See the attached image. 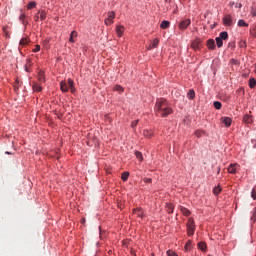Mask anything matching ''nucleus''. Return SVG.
Returning <instances> with one entry per match:
<instances>
[{
  "label": "nucleus",
  "mask_w": 256,
  "mask_h": 256,
  "mask_svg": "<svg viewBox=\"0 0 256 256\" xmlns=\"http://www.w3.org/2000/svg\"><path fill=\"white\" fill-rule=\"evenodd\" d=\"M219 39H221L222 41H227V39H229V33H227L226 31H223L219 34Z\"/></svg>",
  "instance_id": "obj_13"
},
{
  "label": "nucleus",
  "mask_w": 256,
  "mask_h": 256,
  "mask_svg": "<svg viewBox=\"0 0 256 256\" xmlns=\"http://www.w3.org/2000/svg\"><path fill=\"white\" fill-rule=\"evenodd\" d=\"M139 124V120H134L132 123H131V128L132 129H135L136 125Z\"/></svg>",
  "instance_id": "obj_40"
},
{
  "label": "nucleus",
  "mask_w": 256,
  "mask_h": 256,
  "mask_svg": "<svg viewBox=\"0 0 256 256\" xmlns=\"http://www.w3.org/2000/svg\"><path fill=\"white\" fill-rule=\"evenodd\" d=\"M239 167L238 164H230L228 167V173H231L232 175H235L237 173V168Z\"/></svg>",
  "instance_id": "obj_6"
},
{
  "label": "nucleus",
  "mask_w": 256,
  "mask_h": 256,
  "mask_svg": "<svg viewBox=\"0 0 256 256\" xmlns=\"http://www.w3.org/2000/svg\"><path fill=\"white\" fill-rule=\"evenodd\" d=\"M167 255H168V256H178L177 253H175V252L172 251V250H168V251H167Z\"/></svg>",
  "instance_id": "obj_41"
},
{
  "label": "nucleus",
  "mask_w": 256,
  "mask_h": 256,
  "mask_svg": "<svg viewBox=\"0 0 256 256\" xmlns=\"http://www.w3.org/2000/svg\"><path fill=\"white\" fill-rule=\"evenodd\" d=\"M166 3H171V0H165Z\"/></svg>",
  "instance_id": "obj_50"
},
{
  "label": "nucleus",
  "mask_w": 256,
  "mask_h": 256,
  "mask_svg": "<svg viewBox=\"0 0 256 256\" xmlns=\"http://www.w3.org/2000/svg\"><path fill=\"white\" fill-rule=\"evenodd\" d=\"M25 17H26L25 14H21L19 17V19L23 23V25H27V21H25Z\"/></svg>",
  "instance_id": "obj_34"
},
{
  "label": "nucleus",
  "mask_w": 256,
  "mask_h": 256,
  "mask_svg": "<svg viewBox=\"0 0 256 256\" xmlns=\"http://www.w3.org/2000/svg\"><path fill=\"white\" fill-rule=\"evenodd\" d=\"M217 173H218V174L221 173V167H218Z\"/></svg>",
  "instance_id": "obj_49"
},
{
  "label": "nucleus",
  "mask_w": 256,
  "mask_h": 256,
  "mask_svg": "<svg viewBox=\"0 0 256 256\" xmlns=\"http://www.w3.org/2000/svg\"><path fill=\"white\" fill-rule=\"evenodd\" d=\"M66 83L68 85V88L71 90V93H75V86H74L73 79L69 78Z\"/></svg>",
  "instance_id": "obj_11"
},
{
  "label": "nucleus",
  "mask_w": 256,
  "mask_h": 256,
  "mask_svg": "<svg viewBox=\"0 0 256 256\" xmlns=\"http://www.w3.org/2000/svg\"><path fill=\"white\" fill-rule=\"evenodd\" d=\"M32 89L35 93H41V91H43V87L41 85L37 84V82L33 83Z\"/></svg>",
  "instance_id": "obj_7"
},
{
  "label": "nucleus",
  "mask_w": 256,
  "mask_h": 256,
  "mask_svg": "<svg viewBox=\"0 0 256 256\" xmlns=\"http://www.w3.org/2000/svg\"><path fill=\"white\" fill-rule=\"evenodd\" d=\"M255 86H256V79L255 78H251L249 80V87H250V89H255Z\"/></svg>",
  "instance_id": "obj_25"
},
{
  "label": "nucleus",
  "mask_w": 256,
  "mask_h": 256,
  "mask_svg": "<svg viewBox=\"0 0 256 256\" xmlns=\"http://www.w3.org/2000/svg\"><path fill=\"white\" fill-rule=\"evenodd\" d=\"M221 123H224L225 127H231L232 120L229 117H222Z\"/></svg>",
  "instance_id": "obj_9"
},
{
  "label": "nucleus",
  "mask_w": 256,
  "mask_h": 256,
  "mask_svg": "<svg viewBox=\"0 0 256 256\" xmlns=\"http://www.w3.org/2000/svg\"><path fill=\"white\" fill-rule=\"evenodd\" d=\"M216 45L219 48L223 47V40L219 37H216Z\"/></svg>",
  "instance_id": "obj_28"
},
{
  "label": "nucleus",
  "mask_w": 256,
  "mask_h": 256,
  "mask_svg": "<svg viewBox=\"0 0 256 256\" xmlns=\"http://www.w3.org/2000/svg\"><path fill=\"white\" fill-rule=\"evenodd\" d=\"M252 199L256 200V188H254L251 192Z\"/></svg>",
  "instance_id": "obj_43"
},
{
  "label": "nucleus",
  "mask_w": 256,
  "mask_h": 256,
  "mask_svg": "<svg viewBox=\"0 0 256 256\" xmlns=\"http://www.w3.org/2000/svg\"><path fill=\"white\" fill-rule=\"evenodd\" d=\"M114 91H119L120 93H123V87L122 86H119V85H116L114 87Z\"/></svg>",
  "instance_id": "obj_37"
},
{
  "label": "nucleus",
  "mask_w": 256,
  "mask_h": 256,
  "mask_svg": "<svg viewBox=\"0 0 256 256\" xmlns=\"http://www.w3.org/2000/svg\"><path fill=\"white\" fill-rule=\"evenodd\" d=\"M29 44V40H27V38H22L20 40V45H22V47H24V45H28Z\"/></svg>",
  "instance_id": "obj_29"
},
{
  "label": "nucleus",
  "mask_w": 256,
  "mask_h": 256,
  "mask_svg": "<svg viewBox=\"0 0 256 256\" xmlns=\"http://www.w3.org/2000/svg\"><path fill=\"white\" fill-rule=\"evenodd\" d=\"M60 89L63 93H67V91H69V85L67 84V82H60Z\"/></svg>",
  "instance_id": "obj_8"
},
{
  "label": "nucleus",
  "mask_w": 256,
  "mask_h": 256,
  "mask_svg": "<svg viewBox=\"0 0 256 256\" xmlns=\"http://www.w3.org/2000/svg\"><path fill=\"white\" fill-rule=\"evenodd\" d=\"M243 121H244V123H253V117L250 116L249 114H246L243 117Z\"/></svg>",
  "instance_id": "obj_19"
},
{
  "label": "nucleus",
  "mask_w": 256,
  "mask_h": 256,
  "mask_svg": "<svg viewBox=\"0 0 256 256\" xmlns=\"http://www.w3.org/2000/svg\"><path fill=\"white\" fill-rule=\"evenodd\" d=\"M195 135H196V137H201V136L203 135V131H201V130H196V131H195Z\"/></svg>",
  "instance_id": "obj_42"
},
{
  "label": "nucleus",
  "mask_w": 256,
  "mask_h": 256,
  "mask_svg": "<svg viewBox=\"0 0 256 256\" xmlns=\"http://www.w3.org/2000/svg\"><path fill=\"white\" fill-rule=\"evenodd\" d=\"M180 211L183 213V215H185V217H189V215H191V211L183 206H180Z\"/></svg>",
  "instance_id": "obj_16"
},
{
  "label": "nucleus",
  "mask_w": 256,
  "mask_h": 256,
  "mask_svg": "<svg viewBox=\"0 0 256 256\" xmlns=\"http://www.w3.org/2000/svg\"><path fill=\"white\" fill-rule=\"evenodd\" d=\"M154 111L157 117H168L173 113V108L166 99L160 98L156 100Z\"/></svg>",
  "instance_id": "obj_1"
},
{
  "label": "nucleus",
  "mask_w": 256,
  "mask_h": 256,
  "mask_svg": "<svg viewBox=\"0 0 256 256\" xmlns=\"http://www.w3.org/2000/svg\"><path fill=\"white\" fill-rule=\"evenodd\" d=\"M190 25H191V19L183 20L182 22L179 23V29L181 31H185V29H187V27H189Z\"/></svg>",
  "instance_id": "obj_5"
},
{
  "label": "nucleus",
  "mask_w": 256,
  "mask_h": 256,
  "mask_svg": "<svg viewBox=\"0 0 256 256\" xmlns=\"http://www.w3.org/2000/svg\"><path fill=\"white\" fill-rule=\"evenodd\" d=\"M187 97L188 99H195V90H189V92L187 93Z\"/></svg>",
  "instance_id": "obj_26"
},
{
  "label": "nucleus",
  "mask_w": 256,
  "mask_h": 256,
  "mask_svg": "<svg viewBox=\"0 0 256 256\" xmlns=\"http://www.w3.org/2000/svg\"><path fill=\"white\" fill-rule=\"evenodd\" d=\"M121 178H122V181H127V179H129V172H124Z\"/></svg>",
  "instance_id": "obj_33"
},
{
  "label": "nucleus",
  "mask_w": 256,
  "mask_h": 256,
  "mask_svg": "<svg viewBox=\"0 0 256 256\" xmlns=\"http://www.w3.org/2000/svg\"><path fill=\"white\" fill-rule=\"evenodd\" d=\"M238 27H249V24H247L245 20H239Z\"/></svg>",
  "instance_id": "obj_27"
},
{
  "label": "nucleus",
  "mask_w": 256,
  "mask_h": 256,
  "mask_svg": "<svg viewBox=\"0 0 256 256\" xmlns=\"http://www.w3.org/2000/svg\"><path fill=\"white\" fill-rule=\"evenodd\" d=\"M41 51V46L36 45L35 48L33 49V53H39Z\"/></svg>",
  "instance_id": "obj_39"
},
{
  "label": "nucleus",
  "mask_w": 256,
  "mask_h": 256,
  "mask_svg": "<svg viewBox=\"0 0 256 256\" xmlns=\"http://www.w3.org/2000/svg\"><path fill=\"white\" fill-rule=\"evenodd\" d=\"M144 183H152L151 178H144Z\"/></svg>",
  "instance_id": "obj_46"
},
{
  "label": "nucleus",
  "mask_w": 256,
  "mask_h": 256,
  "mask_svg": "<svg viewBox=\"0 0 256 256\" xmlns=\"http://www.w3.org/2000/svg\"><path fill=\"white\" fill-rule=\"evenodd\" d=\"M171 25V22L167 21V20H163L160 24L161 29H169Z\"/></svg>",
  "instance_id": "obj_15"
},
{
  "label": "nucleus",
  "mask_w": 256,
  "mask_h": 256,
  "mask_svg": "<svg viewBox=\"0 0 256 256\" xmlns=\"http://www.w3.org/2000/svg\"><path fill=\"white\" fill-rule=\"evenodd\" d=\"M198 249H200V251H203L205 253V251H207V244L205 242H199Z\"/></svg>",
  "instance_id": "obj_18"
},
{
  "label": "nucleus",
  "mask_w": 256,
  "mask_h": 256,
  "mask_svg": "<svg viewBox=\"0 0 256 256\" xmlns=\"http://www.w3.org/2000/svg\"><path fill=\"white\" fill-rule=\"evenodd\" d=\"M75 37H77V31H72L70 34V43H75Z\"/></svg>",
  "instance_id": "obj_23"
},
{
  "label": "nucleus",
  "mask_w": 256,
  "mask_h": 256,
  "mask_svg": "<svg viewBox=\"0 0 256 256\" xmlns=\"http://www.w3.org/2000/svg\"><path fill=\"white\" fill-rule=\"evenodd\" d=\"M187 233H188L189 237H191L195 234V220H193V218L188 219Z\"/></svg>",
  "instance_id": "obj_2"
},
{
  "label": "nucleus",
  "mask_w": 256,
  "mask_h": 256,
  "mask_svg": "<svg viewBox=\"0 0 256 256\" xmlns=\"http://www.w3.org/2000/svg\"><path fill=\"white\" fill-rule=\"evenodd\" d=\"M35 21H39V12L34 17Z\"/></svg>",
  "instance_id": "obj_48"
},
{
  "label": "nucleus",
  "mask_w": 256,
  "mask_h": 256,
  "mask_svg": "<svg viewBox=\"0 0 256 256\" xmlns=\"http://www.w3.org/2000/svg\"><path fill=\"white\" fill-rule=\"evenodd\" d=\"M36 3L35 2H30L27 6V9H34V7H36Z\"/></svg>",
  "instance_id": "obj_38"
},
{
  "label": "nucleus",
  "mask_w": 256,
  "mask_h": 256,
  "mask_svg": "<svg viewBox=\"0 0 256 256\" xmlns=\"http://www.w3.org/2000/svg\"><path fill=\"white\" fill-rule=\"evenodd\" d=\"M113 19H115V12H108V17L104 20L105 25H113Z\"/></svg>",
  "instance_id": "obj_4"
},
{
  "label": "nucleus",
  "mask_w": 256,
  "mask_h": 256,
  "mask_svg": "<svg viewBox=\"0 0 256 256\" xmlns=\"http://www.w3.org/2000/svg\"><path fill=\"white\" fill-rule=\"evenodd\" d=\"M222 106H223V105L221 104V102H219V101H215V102H214V107H215V109H221Z\"/></svg>",
  "instance_id": "obj_36"
},
{
  "label": "nucleus",
  "mask_w": 256,
  "mask_h": 256,
  "mask_svg": "<svg viewBox=\"0 0 256 256\" xmlns=\"http://www.w3.org/2000/svg\"><path fill=\"white\" fill-rule=\"evenodd\" d=\"M135 156L137 157V159H139V161H143V154L141 152L136 151Z\"/></svg>",
  "instance_id": "obj_30"
},
{
  "label": "nucleus",
  "mask_w": 256,
  "mask_h": 256,
  "mask_svg": "<svg viewBox=\"0 0 256 256\" xmlns=\"http://www.w3.org/2000/svg\"><path fill=\"white\" fill-rule=\"evenodd\" d=\"M133 213H134V215H137V217L143 218V209L136 208V209L133 210Z\"/></svg>",
  "instance_id": "obj_17"
},
{
  "label": "nucleus",
  "mask_w": 256,
  "mask_h": 256,
  "mask_svg": "<svg viewBox=\"0 0 256 256\" xmlns=\"http://www.w3.org/2000/svg\"><path fill=\"white\" fill-rule=\"evenodd\" d=\"M250 35H252V37H255L256 39V26L250 29Z\"/></svg>",
  "instance_id": "obj_35"
},
{
  "label": "nucleus",
  "mask_w": 256,
  "mask_h": 256,
  "mask_svg": "<svg viewBox=\"0 0 256 256\" xmlns=\"http://www.w3.org/2000/svg\"><path fill=\"white\" fill-rule=\"evenodd\" d=\"M144 135H145V137H151V131L146 130V131L144 132Z\"/></svg>",
  "instance_id": "obj_45"
},
{
  "label": "nucleus",
  "mask_w": 256,
  "mask_h": 256,
  "mask_svg": "<svg viewBox=\"0 0 256 256\" xmlns=\"http://www.w3.org/2000/svg\"><path fill=\"white\" fill-rule=\"evenodd\" d=\"M38 81H40V83H45V73L43 71L38 73Z\"/></svg>",
  "instance_id": "obj_21"
},
{
  "label": "nucleus",
  "mask_w": 256,
  "mask_h": 256,
  "mask_svg": "<svg viewBox=\"0 0 256 256\" xmlns=\"http://www.w3.org/2000/svg\"><path fill=\"white\" fill-rule=\"evenodd\" d=\"M166 209L168 213H173V204H167L166 205Z\"/></svg>",
  "instance_id": "obj_32"
},
{
  "label": "nucleus",
  "mask_w": 256,
  "mask_h": 256,
  "mask_svg": "<svg viewBox=\"0 0 256 256\" xmlns=\"http://www.w3.org/2000/svg\"><path fill=\"white\" fill-rule=\"evenodd\" d=\"M156 47H159V39L155 38L150 45L149 49H156Z\"/></svg>",
  "instance_id": "obj_22"
},
{
  "label": "nucleus",
  "mask_w": 256,
  "mask_h": 256,
  "mask_svg": "<svg viewBox=\"0 0 256 256\" xmlns=\"http://www.w3.org/2000/svg\"><path fill=\"white\" fill-rule=\"evenodd\" d=\"M193 247V242L191 240H188L184 246V251L189 252L191 251Z\"/></svg>",
  "instance_id": "obj_14"
},
{
  "label": "nucleus",
  "mask_w": 256,
  "mask_h": 256,
  "mask_svg": "<svg viewBox=\"0 0 256 256\" xmlns=\"http://www.w3.org/2000/svg\"><path fill=\"white\" fill-rule=\"evenodd\" d=\"M214 195H219L221 193V186H217L213 190Z\"/></svg>",
  "instance_id": "obj_31"
},
{
  "label": "nucleus",
  "mask_w": 256,
  "mask_h": 256,
  "mask_svg": "<svg viewBox=\"0 0 256 256\" xmlns=\"http://www.w3.org/2000/svg\"><path fill=\"white\" fill-rule=\"evenodd\" d=\"M191 47L194 51H197L201 47V42L199 40H195L192 42Z\"/></svg>",
  "instance_id": "obj_12"
},
{
  "label": "nucleus",
  "mask_w": 256,
  "mask_h": 256,
  "mask_svg": "<svg viewBox=\"0 0 256 256\" xmlns=\"http://www.w3.org/2000/svg\"><path fill=\"white\" fill-rule=\"evenodd\" d=\"M251 14L253 15V17H256V7L255 6H253L251 8Z\"/></svg>",
  "instance_id": "obj_44"
},
{
  "label": "nucleus",
  "mask_w": 256,
  "mask_h": 256,
  "mask_svg": "<svg viewBox=\"0 0 256 256\" xmlns=\"http://www.w3.org/2000/svg\"><path fill=\"white\" fill-rule=\"evenodd\" d=\"M207 47H208V49H215V40H213V39H209L208 41H207Z\"/></svg>",
  "instance_id": "obj_20"
},
{
  "label": "nucleus",
  "mask_w": 256,
  "mask_h": 256,
  "mask_svg": "<svg viewBox=\"0 0 256 256\" xmlns=\"http://www.w3.org/2000/svg\"><path fill=\"white\" fill-rule=\"evenodd\" d=\"M236 7H237L238 9H241V7H243V4L237 3V4H236Z\"/></svg>",
  "instance_id": "obj_47"
},
{
  "label": "nucleus",
  "mask_w": 256,
  "mask_h": 256,
  "mask_svg": "<svg viewBox=\"0 0 256 256\" xmlns=\"http://www.w3.org/2000/svg\"><path fill=\"white\" fill-rule=\"evenodd\" d=\"M223 24H224L226 27H231V25H233V17H231L230 14H226V15L223 17Z\"/></svg>",
  "instance_id": "obj_3"
},
{
  "label": "nucleus",
  "mask_w": 256,
  "mask_h": 256,
  "mask_svg": "<svg viewBox=\"0 0 256 256\" xmlns=\"http://www.w3.org/2000/svg\"><path fill=\"white\" fill-rule=\"evenodd\" d=\"M39 14L41 21H45V19H47V12H45V10L39 11Z\"/></svg>",
  "instance_id": "obj_24"
},
{
  "label": "nucleus",
  "mask_w": 256,
  "mask_h": 256,
  "mask_svg": "<svg viewBox=\"0 0 256 256\" xmlns=\"http://www.w3.org/2000/svg\"><path fill=\"white\" fill-rule=\"evenodd\" d=\"M124 32H125V27H123V26H117L116 27V35L118 37H123Z\"/></svg>",
  "instance_id": "obj_10"
}]
</instances>
